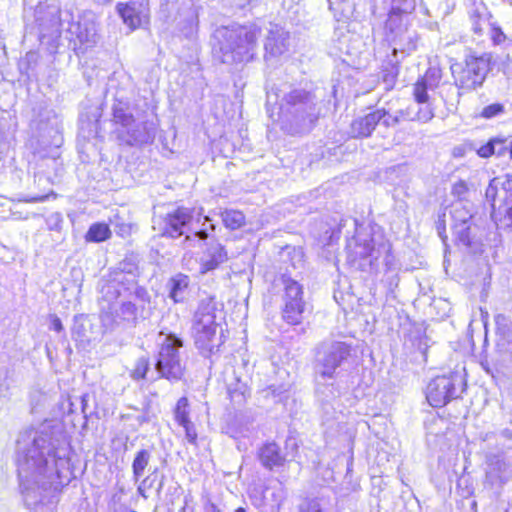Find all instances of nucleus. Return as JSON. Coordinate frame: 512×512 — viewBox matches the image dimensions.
I'll list each match as a JSON object with an SVG mask.
<instances>
[{
    "label": "nucleus",
    "instance_id": "f257e3e1",
    "mask_svg": "<svg viewBox=\"0 0 512 512\" xmlns=\"http://www.w3.org/2000/svg\"><path fill=\"white\" fill-rule=\"evenodd\" d=\"M15 463L24 502L34 510L54 505L72 477L69 442L59 427L49 423L19 433Z\"/></svg>",
    "mask_w": 512,
    "mask_h": 512
},
{
    "label": "nucleus",
    "instance_id": "f03ea898",
    "mask_svg": "<svg viewBox=\"0 0 512 512\" xmlns=\"http://www.w3.org/2000/svg\"><path fill=\"white\" fill-rule=\"evenodd\" d=\"M267 111L273 121L290 123L296 128L317 119L316 99L310 92L288 85L267 92Z\"/></svg>",
    "mask_w": 512,
    "mask_h": 512
},
{
    "label": "nucleus",
    "instance_id": "7ed1b4c3",
    "mask_svg": "<svg viewBox=\"0 0 512 512\" xmlns=\"http://www.w3.org/2000/svg\"><path fill=\"white\" fill-rule=\"evenodd\" d=\"M260 30L255 25L223 26L215 31L214 57L225 64L251 61L258 47Z\"/></svg>",
    "mask_w": 512,
    "mask_h": 512
},
{
    "label": "nucleus",
    "instance_id": "20e7f679",
    "mask_svg": "<svg viewBox=\"0 0 512 512\" xmlns=\"http://www.w3.org/2000/svg\"><path fill=\"white\" fill-rule=\"evenodd\" d=\"M131 286H134V274L123 271L115 272L102 286L101 322L106 329H112L121 321L135 319V304L124 300Z\"/></svg>",
    "mask_w": 512,
    "mask_h": 512
},
{
    "label": "nucleus",
    "instance_id": "39448f33",
    "mask_svg": "<svg viewBox=\"0 0 512 512\" xmlns=\"http://www.w3.org/2000/svg\"><path fill=\"white\" fill-rule=\"evenodd\" d=\"M113 122L117 138L127 145H141L152 142L156 126L144 117L135 118L128 103L116 100L112 106Z\"/></svg>",
    "mask_w": 512,
    "mask_h": 512
},
{
    "label": "nucleus",
    "instance_id": "423d86ee",
    "mask_svg": "<svg viewBox=\"0 0 512 512\" xmlns=\"http://www.w3.org/2000/svg\"><path fill=\"white\" fill-rule=\"evenodd\" d=\"M217 302L209 297L201 300L194 316L193 335L197 348L204 356H209L218 348L216 343Z\"/></svg>",
    "mask_w": 512,
    "mask_h": 512
},
{
    "label": "nucleus",
    "instance_id": "0eeeda50",
    "mask_svg": "<svg viewBox=\"0 0 512 512\" xmlns=\"http://www.w3.org/2000/svg\"><path fill=\"white\" fill-rule=\"evenodd\" d=\"M182 346L183 341L174 334L163 335L155 363V369L160 377L169 381H178L183 377L185 362L180 351Z\"/></svg>",
    "mask_w": 512,
    "mask_h": 512
},
{
    "label": "nucleus",
    "instance_id": "6e6552de",
    "mask_svg": "<svg viewBox=\"0 0 512 512\" xmlns=\"http://www.w3.org/2000/svg\"><path fill=\"white\" fill-rule=\"evenodd\" d=\"M350 355V346L341 341L320 343L315 351L314 369L317 378L334 379L338 368Z\"/></svg>",
    "mask_w": 512,
    "mask_h": 512
},
{
    "label": "nucleus",
    "instance_id": "1a4fd4ad",
    "mask_svg": "<svg viewBox=\"0 0 512 512\" xmlns=\"http://www.w3.org/2000/svg\"><path fill=\"white\" fill-rule=\"evenodd\" d=\"M451 70L458 89L463 93L471 92L483 85L490 70V57L486 54L469 57L464 65L455 64Z\"/></svg>",
    "mask_w": 512,
    "mask_h": 512
},
{
    "label": "nucleus",
    "instance_id": "9d476101",
    "mask_svg": "<svg viewBox=\"0 0 512 512\" xmlns=\"http://www.w3.org/2000/svg\"><path fill=\"white\" fill-rule=\"evenodd\" d=\"M281 283L284 287L282 318L288 324H300L305 311L303 288L297 281L285 275L281 276Z\"/></svg>",
    "mask_w": 512,
    "mask_h": 512
},
{
    "label": "nucleus",
    "instance_id": "9b49d317",
    "mask_svg": "<svg viewBox=\"0 0 512 512\" xmlns=\"http://www.w3.org/2000/svg\"><path fill=\"white\" fill-rule=\"evenodd\" d=\"M192 219L191 211L187 208H177L168 212L165 216L153 219V229L159 231V235L169 238L185 236V241H191L192 237L187 233V226Z\"/></svg>",
    "mask_w": 512,
    "mask_h": 512
},
{
    "label": "nucleus",
    "instance_id": "f8f14e48",
    "mask_svg": "<svg viewBox=\"0 0 512 512\" xmlns=\"http://www.w3.org/2000/svg\"><path fill=\"white\" fill-rule=\"evenodd\" d=\"M462 384L458 374L438 376L432 379L426 388V399L432 407H443L459 396L457 387Z\"/></svg>",
    "mask_w": 512,
    "mask_h": 512
},
{
    "label": "nucleus",
    "instance_id": "ddd939ff",
    "mask_svg": "<svg viewBox=\"0 0 512 512\" xmlns=\"http://www.w3.org/2000/svg\"><path fill=\"white\" fill-rule=\"evenodd\" d=\"M354 247L349 243V258L356 262L357 259L363 260L359 263V268L365 270L367 266H372L373 260H377L382 250L386 249L383 242H377L369 233L359 232L354 237Z\"/></svg>",
    "mask_w": 512,
    "mask_h": 512
},
{
    "label": "nucleus",
    "instance_id": "4468645a",
    "mask_svg": "<svg viewBox=\"0 0 512 512\" xmlns=\"http://www.w3.org/2000/svg\"><path fill=\"white\" fill-rule=\"evenodd\" d=\"M484 486L490 489H500L512 478V463L500 453H485Z\"/></svg>",
    "mask_w": 512,
    "mask_h": 512
},
{
    "label": "nucleus",
    "instance_id": "2eb2a0df",
    "mask_svg": "<svg viewBox=\"0 0 512 512\" xmlns=\"http://www.w3.org/2000/svg\"><path fill=\"white\" fill-rule=\"evenodd\" d=\"M286 497V492L281 483L270 485L265 489L254 488L250 493L252 504L260 512H278Z\"/></svg>",
    "mask_w": 512,
    "mask_h": 512
},
{
    "label": "nucleus",
    "instance_id": "dca6fc26",
    "mask_svg": "<svg viewBox=\"0 0 512 512\" xmlns=\"http://www.w3.org/2000/svg\"><path fill=\"white\" fill-rule=\"evenodd\" d=\"M501 188L505 193V201L508 205L502 225L505 227L512 226V177L505 175L503 177L493 178L485 191V197L487 201L491 203V207L494 209V202L498 194V190Z\"/></svg>",
    "mask_w": 512,
    "mask_h": 512
},
{
    "label": "nucleus",
    "instance_id": "f3484780",
    "mask_svg": "<svg viewBox=\"0 0 512 512\" xmlns=\"http://www.w3.org/2000/svg\"><path fill=\"white\" fill-rule=\"evenodd\" d=\"M116 8L124 24L131 30H135L148 21V3L143 0H132L127 3H118Z\"/></svg>",
    "mask_w": 512,
    "mask_h": 512
},
{
    "label": "nucleus",
    "instance_id": "a211bd4d",
    "mask_svg": "<svg viewBox=\"0 0 512 512\" xmlns=\"http://www.w3.org/2000/svg\"><path fill=\"white\" fill-rule=\"evenodd\" d=\"M452 219L454 221V231L459 240L464 245H470V225L473 220V205L471 203H463L459 201L453 205L451 211Z\"/></svg>",
    "mask_w": 512,
    "mask_h": 512
},
{
    "label": "nucleus",
    "instance_id": "6ab92c4d",
    "mask_svg": "<svg viewBox=\"0 0 512 512\" xmlns=\"http://www.w3.org/2000/svg\"><path fill=\"white\" fill-rule=\"evenodd\" d=\"M290 34L277 24H270L264 42L266 58H277L289 50Z\"/></svg>",
    "mask_w": 512,
    "mask_h": 512
},
{
    "label": "nucleus",
    "instance_id": "aec40b11",
    "mask_svg": "<svg viewBox=\"0 0 512 512\" xmlns=\"http://www.w3.org/2000/svg\"><path fill=\"white\" fill-rule=\"evenodd\" d=\"M391 41L394 44L393 53L398 51L404 54H410L417 47L418 35L416 31L408 29L402 22H397L395 30H389Z\"/></svg>",
    "mask_w": 512,
    "mask_h": 512
},
{
    "label": "nucleus",
    "instance_id": "412c9836",
    "mask_svg": "<svg viewBox=\"0 0 512 512\" xmlns=\"http://www.w3.org/2000/svg\"><path fill=\"white\" fill-rule=\"evenodd\" d=\"M227 260L228 255L224 246L217 241L211 242L208 244L199 259V272L201 274H206L217 269Z\"/></svg>",
    "mask_w": 512,
    "mask_h": 512
},
{
    "label": "nucleus",
    "instance_id": "4be33fe9",
    "mask_svg": "<svg viewBox=\"0 0 512 512\" xmlns=\"http://www.w3.org/2000/svg\"><path fill=\"white\" fill-rule=\"evenodd\" d=\"M385 115L384 110L376 109L351 123V135L355 138L369 137Z\"/></svg>",
    "mask_w": 512,
    "mask_h": 512
},
{
    "label": "nucleus",
    "instance_id": "5701e85b",
    "mask_svg": "<svg viewBox=\"0 0 512 512\" xmlns=\"http://www.w3.org/2000/svg\"><path fill=\"white\" fill-rule=\"evenodd\" d=\"M390 12L386 21V28L394 31L397 22H403L402 15L411 14L415 8L417 0H389Z\"/></svg>",
    "mask_w": 512,
    "mask_h": 512
},
{
    "label": "nucleus",
    "instance_id": "b1692460",
    "mask_svg": "<svg viewBox=\"0 0 512 512\" xmlns=\"http://www.w3.org/2000/svg\"><path fill=\"white\" fill-rule=\"evenodd\" d=\"M258 457L261 464L268 469L281 466L284 462L280 448L274 442L264 444L259 450Z\"/></svg>",
    "mask_w": 512,
    "mask_h": 512
},
{
    "label": "nucleus",
    "instance_id": "393cba45",
    "mask_svg": "<svg viewBox=\"0 0 512 512\" xmlns=\"http://www.w3.org/2000/svg\"><path fill=\"white\" fill-rule=\"evenodd\" d=\"M189 277L184 274H177L169 282V297L175 302H183L189 293Z\"/></svg>",
    "mask_w": 512,
    "mask_h": 512
},
{
    "label": "nucleus",
    "instance_id": "a878e982",
    "mask_svg": "<svg viewBox=\"0 0 512 512\" xmlns=\"http://www.w3.org/2000/svg\"><path fill=\"white\" fill-rule=\"evenodd\" d=\"M70 31L72 34L76 35V38L81 44L87 47L92 46L96 42V29L93 23L84 21L72 24Z\"/></svg>",
    "mask_w": 512,
    "mask_h": 512
},
{
    "label": "nucleus",
    "instance_id": "bb28decb",
    "mask_svg": "<svg viewBox=\"0 0 512 512\" xmlns=\"http://www.w3.org/2000/svg\"><path fill=\"white\" fill-rule=\"evenodd\" d=\"M151 459V453L142 449L138 451L132 463L133 476L135 481H138L144 474L146 467L148 466Z\"/></svg>",
    "mask_w": 512,
    "mask_h": 512
},
{
    "label": "nucleus",
    "instance_id": "cd10ccee",
    "mask_svg": "<svg viewBox=\"0 0 512 512\" xmlns=\"http://www.w3.org/2000/svg\"><path fill=\"white\" fill-rule=\"evenodd\" d=\"M221 217L224 225L231 230L239 229L245 224V216L239 210H225Z\"/></svg>",
    "mask_w": 512,
    "mask_h": 512
},
{
    "label": "nucleus",
    "instance_id": "c85d7f7f",
    "mask_svg": "<svg viewBox=\"0 0 512 512\" xmlns=\"http://www.w3.org/2000/svg\"><path fill=\"white\" fill-rule=\"evenodd\" d=\"M109 237V227L104 223H95L91 225L86 235V239L91 242L105 241Z\"/></svg>",
    "mask_w": 512,
    "mask_h": 512
},
{
    "label": "nucleus",
    "instance_id": "c756f323",
    "mask_svg": "<svg viewBox=\"0 0 512 512\" xmlns=\"http://www.w3.org/2000/svg\"><path fill=\"white\" fill-rule=\"evenodd\" d=\"M384 110L385 115L381 118L380 123L388 127H393L400 123L401 120L407 119V112L405 110H397L395 112H392L390 108H381Z\"/></svg>",
    "mask_w": 512,
    "mask_h": 512
},
{
    "label": "nucleus",
    "instance_id": "7c9ffc66",
    "mask_svg": "<svg viewBox=\"0 0 512 512\" xmlns=\"http://www.w3.org/2000/svg\"><path fill=\"white\" fill-rule=\"evenodd\" d=\"M442 79V71L437 66H432L427 69L424 76L419 80L424 83L426 86L430 88V90H434L438 87L440 81Z\"/></svg>",
    "mask_w": 512,
    "mask_h": 512
},
{
    "label": "nucleus",
    "instance_id": "2f4dec72",
    "mask_svg": "<svg viewBox=\"0 0 512 512\" xmlns=\"http://www.w3.org/2000/svg\"><path fill=\"white\" fill-rule=\"evenodd\" d=\"M470 21L473 32L478 36L483 35L485 26L489 25L487 15L481 13L478 9L471 12Z\"/></svg>",
    "mask_w": 512,
    "mask_h": 512
},
{
    "label": "nucleus",
    "instance_id": "473e14b6",
    "mask_svg": "<svg viewBox=\"0 0 512 512\" xmlns=\"http://www.w3.org/2000/svg\"><path fill=\"white\" fill-rule=\"evenodd\" d=\"M495 324L497 331L512 343V321L504 314H498L495 316Z\"/></svg>",
    "mask_w": 512,
    "mask_h": 512
},
{
    "label": "nucleus",
    "instance_id": "72a5a7b5",
    "mask_svg": "<svg viewBox=\"0 0 512 512\" xmlns=\"http://www.w3.org/2000/svg\"><path fill=\"white\" fill-rule=\"evenodd\" d=\"M150 371V361L147 357H140L136 360L130 376L134 380L146 379Z\"/></svg>",
    "mask_w": 512,
    "mask_h": 512
},
{
    "label": "nucleus",
    "instance_id": "f704fd0d",
    "mask_svg": "<svg viewBox=\"0 0 512 512\" xmlns=\"http://www.w3.org/2000/svg\"><path fill=\"white\" fill-rule=\"evenodd\" d=\"M174 418L178 424L186 423L189 419V402L186 397H181L174 409Z\"/></svg>",
    "mask_w": 512,
    "mask_h": 512
},
{
    "label": "nucleus",
    "instance_id": "c9c22d12",
    "mask_svg": "<svg viewBox=\"0 0 512 512\" xmlns=\"http://www.w3.org/2000/svg\"><path fill=\"white\" fill-rule=\"evenodd\" d=\"M505 113V106L501 103H492L482 108L479 117L483 119H493Z\"/></svg>",
    "mask_w": 512,
    "mask_h": 512
},
{
    "label": "nucleus",
    "instance_id": "e433bc0d",
    "mask_svg": "<svg viewBox=\"0 0 512 512\" xmlns=\"http://www.w3.org/2000/svg\"><path fill=\"white\" fill-rule=\"evenodd\" d=\"M406 112L407 119L417 120L423 123L430 121L434 117V111L428 103H426L424 107L419 108L413 116H411L409 110H406Z\"/></svg>",
    "mask_w": 512,
    "mask_h": 512
},
{
    "label": "nucleus",
    "instance_id": "4c0bfd02",
    "mask_svg": "<svg viewBox=\"0 0 512 512\" xmlns=\"http://www.w3.org/2000/svg\"><path fill=\"white\" fill-rule=\"evenodd\" d=\"M299 512H327V508L323 500L310 499L301 504Z\"/></svg>",
    "mask_w": 512,
    "mask_h": 512
},
{
    "label": "nucleus",
    "instance_id": "58836bf2",
    "mask_svg": "<svg viewBox=\"0 0 512 512\" xmlns=\"http://www.w3.org/2000/svg\"><path fill=\"white\" fill-rule=\"evenodd\" d=\"M428 90L430 88L426 86L424 83H422L420 80H418L413 89V95L415 98V101L418 104H426L428 102L429 96H428Z\"/></svg>",
    "mask_w": 512,
    "mask_h": 512
},
{
    "label": "nucleus",
    "instance_id": "ea45409f",
    "mask_svg": "<svg viewBox=\"0 0 512 512\" xmlns=\"http://www.w3.org/2000/svg\"><path fill=\"white\" fill-rule=\"evenodd\" d=\"M46 224L49 230L59 232L62 229L63 217L59 212H54L46 218Z\"/></svg>",
    "mask_w": 512,
    "mask_h": 512
},
{
    "label": "nucleus",
    "instance_id": "a19ab883",
    "mask_svg": "<svg viewBox=\"0 0 512 512\" xmlns=\"http://www.w3.org/2000/svg\"><path fill=\"white\" fill-rule=\"evenodd\" d=\"M179 425L183 427L187 441L195 445L197 442V432L195 429V425L191 421L181 423Z\"/></svg>",
    "mask_w": 512,
    "mask_h": 512
},
{
    "label": "nucleus",
    "instance_id": "79ce46f5",
    "mask_svg": "<svg viewBox=\"0 0 512 512\" xmlns=\"http://www.w3.org/2000/svg\"><path fill=\"white\" fill-rule=\"evenodd\" d=\"M490 38L495 45L502 44L506 40V35L498 26L490 27Z\"/></svg>",
    "mask_w": 512,
    "mask_h": 512
},
{
    "label": "nucleus",
    "instance_id": "37998d69",
    "mask_svg": "<svg viewBox=\"0 0 512 512\" xmlns=\"http://www.w3.org/2000/svg\"><path fill=\"white\" fill-rule=\"evenodd\" d=\"M468 192V186L465 181L459 180L452 187V194L458 198H462Z\"/></svg>",
    "mask_w": 512,
    "mask_h": 512
},
{
    "label": "nucleus",
    "instance_id": "c03bdc74",
    "mask_svg": "<svg viewBox=\"0 0 512 512\" xmlns=\"http://www.w3.org/2000/svg\"><path fill=\"white\" fill-rule=\"evenodd\" d=\"M496 142H498V140L494 139V140L488 142L486 145H483L482 147H480L478 150V155L483 158H487V157L493 155L494 154V145Z\"/></svg>",
    "mask_w": 512,
    "mask_h": 512
},
{
    "label": "nucleus",
    "instance_id": "a18cd8bd",
    "mask_svg": "<svg viewBox=\"0 0 512 512\" xmlns=\"http://www.w3.org/2000/svg\"><path fill=\"white\" fill-rule=\"evenodd\" d=\"M49 318H50V326H49L50 330H53V331L58 332V333H60V332H62L64 330L62 322H61L60 318L57 315L51 314L49 316Z\"/></svg>",
    "mask_w": 512,
    "mask_h": 512
},
{
    "label": "nucleus",
    "instance_id": "49530a36",
    "mask_svg": "<svg viewBox=\"0 0 512 512\" xmlns=\"http://www.w3.org/2000/svg\"><path fill=\"white\" fill-rule=\"evenodd\" d=\"M132 291L135 294V297L141 299L142 301H145L146 298L148 297L147 291L143 288L138 287L136 285L135 280H134V286H131L130 290L127 292V296L130 295L132 293Z\"/></svg>",
    "mask_w": 512,
    "mask_h": 512
},
{
    "label": "nucleus",
    "instance_id": "de8ad7c7",
    "mask_svg": "<svg viewBox=\"0 0 512 512\" xmlns=\"http://www.w3.org/2000/svg\"><path fill=\"white\" fill-rule=\"evenodd\" d=\"M9 386L6 381V377L0 374V398L8 395Z\"/></svg>",
    "mask_w": 512,
    "mask_h": 512
},
{
    "label": "nucleus",
    "instance_id": "09e8293b",
    "mask_svg": "<svg viewBox=\"0 0 512 512\" xmlns=\"http://www.w3.org/2000/svg\"><path fill=\"white\" fill-rule=\"evenodd\" d=\"M48 198V195H36L29 198H24L22 201L24 202H30V203H37V202H43Z\"/></svg>",
    "mask_w": 512,
    "mask_h": 512
},
{
    "label": "nucleus",
    "instance_id": "8fccbe9b",
    "mask_svg": "<svg viewBox=\"0 0 512 512\" xmlns=\"http://www.w3.org/2000/svg\"><path fill=\"white\" fill-rule=\"evenodd\" d=\"M203 512H221L220 509L213 503L207 502L204 505V511Z\"/></svg>",
    "mask_w": 512,
    "mask_h": 512
},
{
    "label": "nucleus",
    "instance_id": "3c124183",
    "mask_svg": "<svg viewBox=\"0 0 512 512\" xmlns=\"http://www.w3.org/2000/svg\"><path fill=\"white\" fill-rule=\"evenodd\" d=\"M188 17H189L191 26H197V22H198L197 14H196V12L194 10L189 9Z\"/></svg>",
    "mask_w": 512,
    "mask_h": 512
},
{
    "label": "nucleus",
    "instance_id": "603ef678",
    "mask_svg": "<svg viewBox=\"0 0 512 512\" xmlns=\"http://www.w3.org/2000/svg\"><path fill=\"white\" fill-rule=\"evenodd\" d=\"M208 237V233L206 230H200L193 234V238H197L198 240H206Z\"/></svg>",
    "mask_w": 512,
    "mask_h": 512
},
{
    "label": "nucleus",
    "instance_id": "864d4df0",
    "mask_svg": "<svg viewBox=\"0 0 512 512\" xmlns=\"http://www.w3.org/2000/svg\"><path fill=\"white\" fill-rule=\"evenodd\" d=\"M148 480H149L148 478L144 479V480L142 481V483L138 486V492H139V494H140V495H142V496H144V497H146V496H145V494H144V490H145V488H146V486H147V482H148Z\"/></svg>",
    "mask_w": 512,
    "mask_h": 512
},
{
    "label": "nucleus",
    "instance_id": "5fc2aeb1",
    "mask_svg": "<svg viewBox=\"0 0 512 512\" xmlns=\"http://www.w3.org/2000/svg\"><path fill=\"white\" fill-rule=\"evenodd\" d=\"M137 419H138V421L140 423H145V422H149L150 421V416L147 413H145V414H143L141 416H138Z\"/></svg>",
    "mask_w": 512,
    "mask_h": 512
},
{
    "label": "nucleus",
    "instance_id": "6e6d98bb",
    "mask_svg": "<svg viewBox=\"0 0 512 512\" xmlns=\"http://www.w3.org/2000/svg\"><path fill=\"white\" fill-rule=\"evenodd\" d=\"M72 333H77L79 336L81 335V328H79L77 325H75L72 329Z\"/></svg>",
    "mask_w": 512,
    "mask_h": 512
},
{
    "label": "nucleus",
    "instance_id": "4d7b16f0",
    "mask_svg": "<svg viewBox=\"0 0 512 512\" xmlns=\"http://www.w3.org/2000/svg\"><path fill=\"white\" fill-rule=\"evenodd\" d=\"M235 512H246V511H245V509H243V508H238V509H236V511H235Z\"/></svg>",
    "mask_w": 512,
    "mask_h": 512
},
{
    "label": "nucleus",
    "instance_id": "13d9d810",
    "mask_svg": "<svg viewBox=\"0 0 512 512\" xmlns=\"http://www.w3.org/2000/svg\"><path fill=\"white\" fill-rule=\"evenodd\" d=\"M510 157L512 159V141H511V144H510Z\"/></svg>",
    "mask_w": 512,
    "mask_h": 512
},
{
    "label": "nucleus",
    "instance_id": "bf43d9fd",
    "mask_svg": "<svg viewBox=\"0 0 512 512\" xmlns=\"http://www.w3.org/2000/svg\"><path fill=\"white\" fill-rule=\"evenodd\" d=\"M2 167V158L0 157V168Z\"/></svg>",
    "mask_w": 512,
    "mask_h": 512
}]
</instances>
